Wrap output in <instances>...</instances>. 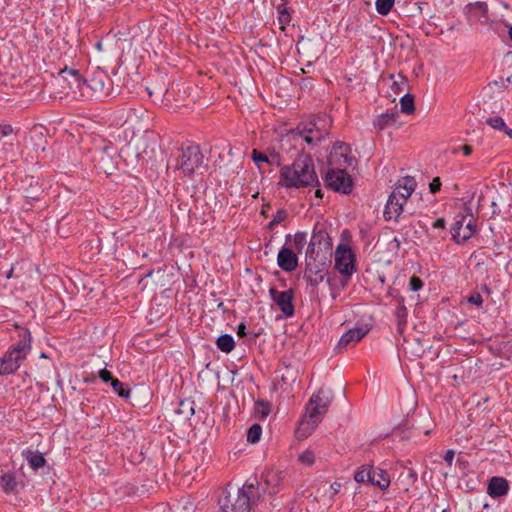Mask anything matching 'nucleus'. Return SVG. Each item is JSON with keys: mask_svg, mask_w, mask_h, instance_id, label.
I'll use <instances>...</instances> for the list:
<instances>
[{"mask_svg": "<svg viewBox=\"0 0 512 512\" xmlns=\"http://www.w3.org/2000/svg\"><path fill=\"white\" fill-rule=\"evenodd\" d=\"M280 183L293 188L317 186L319 180L312 158L307 154H301L292 165L284 166L281 169Z\"/></svg>", "mask_w": 512, "mask_h": 512, "instance_id": "1", "label": "nucleus"}, {"mask_svg": "<svg viewBox=\"0 0 512 512\" xmlns=\"http://www.w3.org/2000/svg\"><path fill=\"white\" fill-rule=\"evenodd\" d=\"M331 400L330 391L323 388L312 394L306 405V412L300 421L297 431L299 437L306 438L315 430L328 412Z\"/></svg>", "mask_w": 512, "mask_h": 512, "instance_id": "2", "label": "nucleus"}, {"mask_svg": "<svg viewBox=\"0 0 512 512\" xmlns=\"http://www.w3.org/2000/svg\"><path fill=\"white\" fill-rule=\"evenodd\" d=\"M83 90L84 100H104L112 94V80L104 70L97 68L86 79Z\"/></svg>", "mask_w": 512, "mask_h": 512, "instance_id": "3", "label": "nucleus"}, {"mask_svg": "<svg viewBox=\"0 0 512 512\" xmlns=\"http://www.w3.org/2000/svg\"><path fill=\"white\" fill-rule=\"evenodd\" d=\"M255 489L254 484H245L234 492H226L219 500L222 512H250V496Z\"/></svg>", "mask_w": 512, "mask_h": 512, "instance_id": "4", "label": "nucleus"}, {"mask_svg": "<svg viewBox=\"0 0 512 512\" xmlns=\"http://www.w3.org/2000/svg\"><path fill=\"white\" fill-rule=\"evenodd\" d=\"M204 167V156L198 145H188L180 149L175 166L177 170L191 177L197 170Z\"/></svg>", "mask_w": 512, "mask_h": 512, "instance_id": "5", "label": "nucleus"}, {"mask_svg": "<svg viewBox=\"0 0 512 512\" xmlns=\"http://www.w3.org/2000/svg\"><path fill=\"white\" fill-rule=\"evenodd\" d=\"M296 131L307 144L314 145L328 135L329 127L326 126V117L323 116L317 117L313 121L303 125V127L298 126Z\"/></svg>", "mask_w": 512, "mask_h": 512, "instance_id": "6", "label": "nucleus"}, {"mask_svg": "<svg viewBox=\"0 0 512 512\" xmlns=\"http://www.w3.org/2000/svg\"><path fill=\"white\" fill-rule=\"evenodd\" d=\"M335 269L343 276L350 278L356 270V257L346 244H339L334 253Z\"/></svg>", "mask_w": 512, "mask_h": 512, "instance_id": "7", "label": "nucleus"}, {"mask_svg": "<svg viewBox=\"0 0 512 512\" xmlns=\"http://www.w3.org/2000/svg\"><path fill=\"white\" fill-rule=\"evenodd\" d=\"M325 182L328 188L349 194L352 191V178L343 168H331L326 173Z\"/></svg>", "mask_w": 512, "mask_h": 512, "instance_id": "8", "label": "nucleus"}, {"mask_svg": "<svg viewBox=\"0 0 512 512\" xmlns=\"http://www.w3.org/2000/svg\"><path fill=\"white\" fill-rule=\"evenodd\" d=\"M351 148L345 142H336L330 155L328 157V163L332 168H346L353 166L356 162L355 158L350 156Z\"/></svg>", "mask_w": 512, "mask_h": 512, "instance_id": "9", "label": "nucleus"}, {"mask_svg": "<svg viewBox=\"0 0 512 512\" xmlns=\"http://www.w3.org/2000/svg\"><path fill=\"white\" fill-rule=\"evenodd\" d=\"M476 233V224L472 215H462L451 227L452 239L461 244L469 240Z\"/></svg>", "mask_w": 512, "mask_h": 512, "instance_id": "10", "label": "nucleus"}, {"mask_svg": "<svg viewBox=\"0 0 512 512\" xmlns=\"http://www.w3.org/2000/svg\"><path fill=\"white\" fill-rule=\"evenodd\" d=\"M60 76L67 83L68 90L65 93L74 99L84 100L82 93L86 79L82 78L77 70L68 68L61 70Z\"/></svg>", "mask_w": 512, "mask_h": 512, "instance_id": "11", "label": "nucleus"}, {"mask_svg": "<svg viewBox=\"0 0 512 512\" xmlns=\"http://www.w3.org/2000/svg\"><path fill=\"white\" fill-rule=\"evenodd\" d=\"M269 294L273 302L279 307L285 317H291L294 315V292L292 289L278 291L275 287H271L269 289Z\"/></svg>", "mask_w": 512, "mask_h": 512, "instance_id": "12", "label": "nucleus"}, {"mask_svg": "<svg viewBox=\"0 0 512 512\" xmlns=\"http://www.w3.org/2000/svg\"><path fill=\"white\" fill-rule=\"evenodd\" d=\"M262 478L270 494L278 493L287 484V473L278 469L266 470L263 473Z\"/></svg>", "mask_w": 512, "mask_h": 512, "instance_id": "13", "label": "nucleus"}, {"mask_svg": "<svg viewBox=\"0 0 512 512\" xmlns=\"http://www.w3.org/2000/svg\"><path fill=\"white\" fill-rule=\"evenodd\" d=\"M404 204V198L400 194V190H393L385 206V220H397L403 211Z\"/></svg>", "mask_w": 512, "mask_h": 512, "instance_id": "14", "label": "nucleus"}, {"mask_svg": "<svg viewBox=\"0 0 512 512\" xmlns=\"http://www.w3.org/2000/svg\"><path fill=\"white\" fill-rule=\"evenodd\" d=\"M328 240L329 236L326 232L323 230H314L306 249V258L315 259L318 255L317 249H320L322 245H324L325 248L330 245Z\"/></svg>", "mask_w": 512, "mask_h": 512, "instance_id": "15", "label": "nucleus"}, {"mask_svg": "<svg viewBox=\"0 0 512 512\" xmlns=\"http://www.w3.org/2000/svg\"><path fill=\"white\" fill-rule=\"evenodd\" d=\"M9 351L19 356L21 360L27 357L31 351V335L27 329L19 331V340L9 348Z\"/></svg>", "mask_w": 512, "mask_h": 512, "instance_id": "16", "label": "nucleus"}, {"mask_svg": "<svg viewBox=\"0 0 512 512\" xmlns=\"http://www.w3.org/2000/svg\"><path fill=\"white\" fill-rule=\"evenodd\" d=\"M368 331L369 330L366 326L355 327L348 330L341 336L337 345V350L341 351L342 349H346L351 344L359 342L368 333Z\"/></svg>", "mask_w": 512, "mask_h": 512, "instance_id": "17", "label": "nucleus"}, {"mask_svg": "<svg viewBox=\"0 0 512 512\" xmlns=\"http://www.w3.org/2000/svg\"><path fill=\"white\" fill-rule=\"evenodd\" d=\"M0 487L5 494H16L25 487L14 472H7L0 476Z\"/></svg>", "mask_w": 512, "mask_h": 512, "instance_id": "18", "label": "nucleus"}, {"mask_svg": "<svg viewBox=\"0 0 512 512\" xmlns=\"http://www.w3.org/2000/svg\"><path fill=\"white\" fill-rule=\"evenodd\" d=\"M277 263L282 270L291 272L297 268L298 258L293 250L282 247L277 255Z\"/></svg>", "mask_w": 512, "mask_h": 512, "instance_id": "19", "label": "nucleus"}, {"mask_svg": "<svg viewBox=\"0 0 512 512\" xmlns=\"http://www.w3.org/2000/svg\"><path fill=\"white\" fill-rule=\"evenodd\" d=\"M21 361L19 356L8 350L0 357V376L14 374L19 369Z\"/></svg>", "mask_w": 512, "mask_h": 512, "instance_id": "20", "label": "nucleus"}, {"mask_svg": "<svg viewBox=\"0 0 512 512\" xmlns=\"http://www.w3.org/2000/svg\"><path fill=\"white\" fill-rule=\"evenodd\" d=\"M509 491L508 481L503 477L494 476L489 480L487 492L492 498H499Z\"/></svg>", "mask_w": 512, "mask_h": 512, "instance_id": "21", "label": "nucleus"}, {"mask_svg": "<svg viewBox=\"0 0 512 512\" xmlns=\"http://www.w3.org/2000/svg\"><path fill=\"white\" fill-rule=\"evenodd\" d=\"M370 483L374 486L379 487L381 490H385L390 485V478L385 470L380 468H374L372 466Z\"/></svg>", "mask_w": 512, "mask_h": 512, "instance_id": "22", "label": "nucleus"}, {"mask_svg": "<svg viewBox=\"0 0 512 512\" xmlns=\"http://www.w3.org/2000/svg\"><path fill=\"white\" fill-rule=\"evenodd\" d=\"M416 188V181L413 177L406 176L398 181L394 190H400V194L404 198V203L408 200V198L412 195Z\"/></svg>", "mask_w": 512, "mask_h": 512, "instance_id": "23", "label": "nucleus"}, {"mask_svg": "<svg viewBox=\"0 0 512 512\" xmlns=\"http://www.w3.org/2000/svg\"><path fill=\"white\" fill-rule=\"evenodd\" d=\"M466 10L471 13L479 21H486L488 19V5L486 2L478 1L466 5Z\"/></svg>", "mask_w": 512, "mask_h": 512, "instance_id": "24", "label": "nucleus"}, {"mask_svg": "<svg viewBox=\"0 0 512 512\" xmlns=\"http://www.w3.org/2000/svg\"><path fill=\"white\" fill-rule=\"evenodd\" d=\"M23 456L33 470H37L46 465V459L40 452H34L30 449H27L23 451Z\"/></svg>", "mask_w": 512, "mask_h": 512, "instance_id": "25", "label": "nucleus"}, {"mask_svg": "<svg viewBox=\"0 0 512 512\" xmlns=\"http://www.w3.org/2000/svg\"><path fill=\"white\" fill-rule=\"evenodd\" d=\"M304 279L311 286H317L324 280V274L319 269H314L311 264H307L304 272Z\"/></svg>", "mask_w": 512, "mask_h": 512, "instance_id": "26", "label": "nucleus"}, {"mask_svg": "<svg viewBox=\"0 0 512 512\" xmlns=\"http://www.w3.org/2000/svg\"><path fill=\"white\" fill-rule=\"evenodd\" d=\"M217 348L225 353L231 352L235 347L234 339L229 334H223L216 340Z\"/></svg>", "mask_w": 512, "mask_h": 512, "instance_id": "27", "label": "nucleus"}, {"mask_svg": "<svg viewBox=\"0 0 512 512\" xmlns=\"http://www.w3.org/2000/svg\"><path fill=\"white\" fill-rule=\"evenodd\" d=\"M397 115L398 113H382L374 120V126L379 130H383L385 127L395 122Z\"/></svg>", "mask_w": 512, "mask_h": 512, "instance_id": "28", "label": "nucleus"}, {"mask_svg": "<svg viewBox=\"0 0 512 512\" xmlns=\"http://www.w3.org/2000/svg\"><path fill=\"white\" fill-rule=\"evenodd\" d=\"M407 308L404 305H400L395 310V317L397 319V330L399 333H403V330L407 323Z\"/></svg>", "mask_w": 512, "mask_h": 512, "instance_id": "29", "label": "nucleus"}, {"mask_svg": "<svg viewBox=\"0 0 512 512\" xmlns=\"http://www.w3.org/2000/svg\"><path fill=\"white\" fill-rule=\"evenodd\" d=\"M401 112L405 114H412L415 111L414 96L410 93H406L400 99Z\"/></svg>", "mask_w": 512, "mask_h": 512, "instance_id": "30", "label": "nucleus"}, {"mask_svg": "<svg viewBox=\"0 0 512 512\" xmlns=\"http://www.w3.org/2000/svg\"><path fill=\"white\" fill-rule=\"evenodd\" d=\"M371 472L372 466L364 465L355 472L354 479L358 483H370Z\"/></svg>", "mask_w": 512, "mask_h": 512, "instance_id": "31", "label": "nucleus"}, {"mask_svg": "<svg viewBox=\"0 0 512 512\" xmlns=\"http://www.w3.org/2000/svg\"><path fill=\"white\" fill-rule=\"evenodd\" d=\"M254 412H255L256 418H258L260 420H263L270 413V404L268 402L263 401V400H258L255 403Z\"/></svg>", "mask_w": 512, "mask_h": 512, "instance_id": "32", "label": "nucleus"}, {"mask_svg": "<svg viewBox=\"0 0 512 512\" xmlns=\"http://www.w3.org/2000/svg\"><path fill=\"white\" fill-rule=\"evenodd\" d=\"M395 4V0H376L375 7L378 14L386 16L390 13L393 6Z\"/></svg>", "mask_w": 512, "mask_h": 512, "instance_id": "33", "label": "nucleus"}, {"mask_svg": "<svg viewBox=\"0 0 512 512\" xmlns=\"http://www.w3.org/2000/svg\"><path fill=\"white\" fill-rule=\"evenodd\" d=\"M307 244V233L306 232H297L293 236V246L298 253H301Z\"/></svg>", "mask_w": 512, "mask_h": 512, "instance_id": "34", "label": "nucleus"}, {"mask_svg": "<svg viewBox=\"0 0 512 512\" xmlns=\"http://www.w3.org/2000/svg\"><path fill=\"white\" fill-rule=\"evenodd\" d=\"M262 428L259 424H253L247 432V441L254 444L260 440Z\"/></svg>", "mask_w": 512, "mask_h": 512, "instance_id": "35", "label": "nucleus"}, {"mask_svg": "<svg viewBox=\"0 0 512 512\" xmlns=\"http://www.w3.org/2000/svg\"><path fill=\"white\" fill-rule=\"evenodd\" d=\"M288 216V213L284 209H278L273 216V219L269 222L268 228L270 230L274 229L277 225L282 223Z\"/></svg>", "mask_w": 512, "mask_h": 512, "instance_id": "36", "label": "nucleus"}, {"mask_svg": "<svg viewBox=\"0 0 512 512\" xmlns=\"http://www.w3.org/2000/svg\"><path fill=\"white\" fill-rule=\"evenodd\" d=\"M111 386L115 393H117L122 398H128L130 395V390L124 388V384L118 379L114 378L111 381Z\"/></svg>", "mask_w": 512, "mask_h": 512, "instance_id": "37", "label": "nucleus"}, {"mask_svg": "<svg viewBox=\"0 0 512 512\" xmlns=\"http://www.w3.org/2000/svg\"><path fill=\"white\" fill-rule=\"evenodd\" d=\"M486 123L496 130L506 129V124L500 116L490 117L486 120Z\"/></svg>", "mask_w": 512, "mask_h": 512, "instance_id": "38", "label": "nucleus"}, {"mask_svg": "<svg viewBox=\"0 0 512 512\" xmlns=\"http://www.w3.org/2000/svg\"><path fill=\"white\" fill-rule=\"evenodd\" d=\"M299 461L302 463V464H305V465H308V466H311L314 464L315 462V454L312 450H305L304 452H302L300 455H299Z\"/></svg>", "mask_w": 512, "mask_h": 512, "instance_id": "39", "label": "nucleus"}, {"mask_svg": "<svg viewBox=\"0 0 512 512\" xmlns=\"http://www.w3.org/2000/svg\"><path fill=\"white\" fill-rule=\"evenodd\" d=\"M252 159L259 169H261V163H269L268 156L256 149H253L252 151Z\"/></svg>", "mask_w": 512, "mask_h": 512, "instance_id": "40", "label": "nucleus"}, {"mask_svg": "<svg viewBox=\"0 0 512 512\" xmlns=\"http://www.w3.org/2000/svg\"><path fill=\"white\" fill-rule=\"evenodd\" d=\"M278 21L281 24V29H284L285 25L290 23L291 16L286 9H282L279 11Z\"/></svg>", "mask_w": 512, "mask_h": 512, "instance_id": "41", "label": "nucleus"}, {"mask_svg": "<svg viewBox=\"0 0 512 512\" xmlns=\"http://www.w3.org/2000/svg\"><path fill=\"white\" fill-rule=\"evenodd\" d=\"M423 287V281L418 277L413 275L409 280V288L411 291H419Z\"/></svg>", "mask_w": 512, "mask_h": 512, "instance_id": "42", "label": "nucleus"}, {"mask_svg": "<svg viewBox=\"0 0 512 512\" xmlns=\"http://www.w3.org/2000/svg\"><path fill=\"white\" fill-rule=\"evenodd\" d=\"M406 79L404 77H402L401 81L398 82V81H393L392 85H391V90L394 94L398 95L400 94L403 90H404V87L406 86Z\"/></svg>", "mask_w": 512, "mask_h": 512, "instance_id": "43", "label": "nucleus"}, {"mask_svg": "<svg viewBox=\"0 0 512 512\" xmlns=\"http://www.w3.org/2000/svg\"><path fill=\"white\" fill-rule=\"evenodd\" d=\"M467 300L469 303L474 304L479 307L483 303V298L479 292H475V293L471 294Z\"/></svg>", "mask_w": 512, "mask_h": 512, "instance_id": "44", "label": "nucleus"}, {"mask_svg": "<svg viewBox=\"0 0 512 512\" xmlns=\"http://www.w3.org/2000/svg\"><path fill=\"white\" fill-rule=\"evenodd\" d=\"M441 189V180L439 177H435L431 183L429 184V190L431 193L435 194Z\"/></svg>", "mask_w": 512, "mask_h": 512, "instance_id": "45", "label": "nucleus"}, {"mask_svg": "<svg viewBox=\"0 0 512 512\" xmlns=\"http://www.w3.org/2000/svg\"><path fill=\"white\" fill-rule=\"evenodd\" d=\"M99 378L106 383L111 382L114 379L111 372L107 369H102L99 371Z\"/></svg>", "mask_w": 512, "mask_h": 512, "instance_id": "46", "label": "nucleus"}, {"mask_svg": "<svg viewBox=\"0 0 512 512\" xmlns=\"http://www.w3.org/2000/svg\"><path fill=\"white\" fill-rule=\"evenodd\" d=\"M454 455H455V453H454L453 450H448L445 453L444 460L447 462V464L449 466L452 465V462H453V459H454Z\"/></svg>", "mask_w": 512, "mask_h": 512, "instance_id": "47", "label": "nucleus"}, {"mask_svg": "<svg viewBox=\"0 0 512 512\" xmlns=\"http://www.w3.org/2000/svg\"><path fill=\"white\" fill-rule=\"evenodd\" d=\"M406 477L410 483L414 484L417 480V473L413 469H409Z\"/></svg>", "mask_w": 512, "mask_h": 512, "instance_id": "48", "label": "nucleus"}, {"mask_svg": "<svg viewBox=\"0 0 512 512\" xmlns=\"http://www.w3.org/2000/svg\"><path fill=\"white\" fill-rule=\"evenodd\" d=\"M445 225H446V222L444 220V218H438L434 223H433V227L434 228H437V229H444L445 228Z\"/></svg>", "mask_w": 512, "mask_h": 512, "instance_id": "49", "label": "nucleus"}, {"mask_svg": "<svg viewBox=\"0 0 512 512\" xmlns=\"http://www.w3.org/2000/svg\"><path fill=\"white\" fill-rule=\"evenodd\" d=\"M490 206L492 208V212H491L492 216L499 213V210L497 209L498 208L497 201L494 198L491 199Z\"/></svg>", "mask_w": 512, "mask_h": 512, "instance_id": "50", "label": "nucleus"}, {"mask_svg": "<svg viewBox=\"0 0 512 512\" xmlns=\"http://www.w3.org/2000/svg\"><path fill=\"white\" fill-rule=\"evenodd\" d=\"M330 489L332 490V496L337 494L340 489H341V483L339 482H333L331 485H330Z\"/></svg>", "mask_w": 512, "mask_h": 512, "instance_id": "51", "label": "nucleus"}, {"mask_svg": "<svg viewBox=\"0 0 512 512\" xmlns=\"http://www.w3.org/2000/svg\"><path fill=\"white\" fill-rule=\"evenodd\" d=\"M237 335L239 337H244L246 335V326L244 323H240L238 325V329H237Z\"/></svg>", "mask_w": 512, "mask_h": 512, "instance_id": "52", "label": "nucleus"}, {"mask_svg": "<svg viewBox=\"0 0 512 512\" xmlns=\"http://www.w3.org/2000/svg\"><path fill=\"white\" fill-rule=\"evenodd\" d=\"M13 131L12 127L10 125H5L1 128V133L3 136H7L11 134Z\"/></svg>", "mask_w": 512, "mask_h": 512, "instance_id": "53", "label": "nucleus"}, {"mask_svg": "<svg viewBox=\"0 0 512 512\" xmlns=\"http://www.w3.org/2000/svg\"><path fill=\"white\" fill-rule=\"evenodd\" d=\"M461 150L463 151V154L468 156L472 153V147L470 145H463L461 147Z\"/></svg>", "mask_w": 512, "mask_h": 512, "instance_id": "54", "label": "nucleus"}, {"mask_svg": "<svg viewBox=\"0 0 512 512\" xmlns=\"http://www.w3.org/2000/svg\"><path fill=\"white\" fill-rule=\"evenodd\" d=\"M478 202H479L480 206H483V205H485L488 202V199H487V197L485 195H481L479 197Z\"/></svg>", "mask_w": 512, "mask_h": 512, "instance_id": "55", "label": "nucleus"}, {"mask_svg": "<svg viewBox=\"0 0 512 512\" xmlns=\"http://www.w3.org/2000/svg\"><path fill=\"white\" fill-rule=\"evenodd\" d=\"M503 131L509 138L512 139V129L506 127V129H503Z\"/></svg>", "mask_w": 512, "mask_h": 512, "instance_id": "56", "label": "nucleus"}, {"mask_svg": "<svg viewBox=\"0 0 512 512\" xmlns=\"http://www.w3.org/2000/svg\"><path fill=\"white\" fill-rule=\"evenodd\" d=\"M12 275H13V268L10 269V271L7 273L6 278L10 279L12 277Z\"/></svg>", "mask_w": 512, "mask_h": 512, "instance_id": "57", "label": "nucleus"}, {"mask_svg": "<svg viewBox=\"0 0 512 512\" xmlns=\"http://www.w3.org/2000/svg\"><path fill=\"white\" fill-rule=\"evenodd\" d=\"M509 37L512 40V26H510V28H509Z\"/></svg>", "mask_w": 512, "mask_h": 512, "instance_id": "58", "label": "nucleus"}, {"mask_svg": "<svg viewBox=\"0 0 512 512\" xmlns=\"http://www.w3.org/2000/svg\"><path fill=\"white\" fill-rule=\"evenodd\" d=\"M316 196H317V197H321V190H317V191H316Z\"/></svg>", "mask_w": 512, "mask_h": 512, "instance_id": "59", "label": "nucleus"}, {"mask_svg": "<svg viewBox=\"0 0 512 512\" xmlns=\"http://www.w3.org/2000/svg\"><path fill=\"white\" fill-rule=\"evenodd\" d=\"M291 239H292V236H291L290 234H288V235L286 236V241H289V240H291Z\"/></svg>", "mask_w": 512, "mask_h": 512, "instance_id": "60", "label": "nucleus"}, {"mask_svg": "<svg viewBox=\"0 0 512 512\" xmlns=\"http://www.w3.org/2000/svg\"><path fill=\"white\" fill-rule=\"evenodd\" d=\"M97 48L101 49V43L100 42L97 43Z\"/></svg>", "mask_w": 512, "mask_h": 512, "instance_id": "61", "label": "nucleus"}]
</instances>
